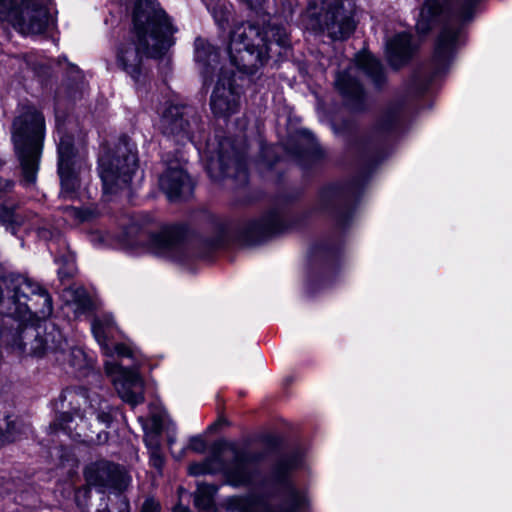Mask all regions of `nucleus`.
Returning <instances> with one entry per match:
<instances>
[{
	"mask_svg": "<svg viewBox=\"0 0 512 512\" xmlns=\"http://www.w3.org/2000/svg\"><path fill=\"white\" fill-rule=\"evenodd\" d=\"M177 28L156 0H139L133 11L132 28L114 43L116 67L139 82L144 59H160L174 45Z\"/></svg>",
	"mask_w": 512,
	"mask_h": 512,
	"instance_id": "obj_1",
	"label": "nucleus"
},
{
	"mask_svg": "<svg viewBox=\"0 0 512 512\" xmlns=\"http://www.w3.org/2000/svg\"><path fill=\"white\" fill-rule=\"evenodd\" d=\"M290 45L285 28L269 23L260 29L249 22L234 26L230 33L228 55L236 69L254 74L262 68L272 54L281 55Z\"/></svg>",
	"mask_w": 512,
	"mask_h": 512,
	"instance_id": "obj_2",
	"label": "nucleus"
},
{
	"mask_svg": "<svg viewBox=\"0 0 512 512\" xmlns=\"http://www.w3.org/2000/svg\"><path fill=\"white\" fill-rule=\"evenodd\" d=\"M300 464L301 455L294 453L281 459L275 466L271 478L281 496V503L277 508L267 507L262 500L251 495L227 498L226 508L232 512H304L309 505L307 493L304 489L297 488L288 478L289 473Z\"/></svg>",
	"mask_w": 512,
	"mask_h": 512,
	"instance_id": "obj_3",
	"label": "nucleus"
},
{
	"mask_svg": "<svg viewBox=\"0 0 512 512\" xmlns=\"http://www.w3.org/2000/svg\"><path fill=\"white\" fill-rule=\"evenodd\" d=\"M52 312V298L38 282L20 274H8L0 278L1 315L26 318L35 313L46 317Z\"/></svg>",
	"mask_w": 512,
	"mask_h": 512,
	"instance_id": "obj_4",
	"label": "nucleus"
},
{
	"mask_svg": "<svg viewBox=\"0 0 512 512\" xmlns=\"http://www.w3.org/2000/svg\"><path fill=\"white\" fill-rule=\"evenodd\" d=\"M45 121L42 113L33 106H22L13 121L12 140L21 167V183H36L39 169Z\"/></svg>",
	"mask_w": 512,
	"mask_h": 512,
	"instance_id": "obj_5",
	"label": "nucleus"
},
{
	"mask_svg": "<svg viewBox=\"0 0 512 512\" xmlns=\"http://www.w3.org/2000/svg\"><path fill=\"white\" fill-rule=\"evenodd\" d=\"M60 400L68 402L69 411L61 413L50 424L53 432L61 430L72 438L81 437L88 428L86 419L93 415L106 427L112 422V409L98 394L89 395L84 389H66L61 393Z\"/></svg>",
	"mask_w": 512,
	"mask_h": 512,
	"instance_id": "obj_6",
	"label": "nucleus"
},
{
	"mask_svg": "<svg viewBox=\"0 0 512 512\" xmlns=\"http://www.w3.org/2000/svg\"><path fill=\"white\" fill-rule=\"evenodd\" d=\"M50 315H48L49 317ZM33 317L38 319H46L40 317L35 313L26 318H13L17 323L12 329L4 327L1 330V338L3 342L9 345L19 355H29L35 357H42L48 351L51 352H64L67 346L66 340L63 338L62 333L54 326L51 330L45 333V337L41 336L40 327H35L26 322Z\"/></svg>",
	"mask_w": 512,
	"mask_h": 512,
	"instance_id": "obj_7",
	"label": "nucleus"
},
{
	"mask_svg": "<svg viewBox=\"0 0 512 512\" xmlns=\"http://www.w3.org/2000/svg\"><path fill=\"white\" fill-rule=\"evenodd\" d=\"M303 22L307 29L333 40L348 38L356 27L353 9L343 0H309Z\"/></svg>",
	"mask_w": 512,
	"mask_h": 512,
	"instance_id": "obj_8",
	"label": "nucleus"
},
{
	"mask_svg": "<svg viewBox=\"0 0 512 512\" xmlns=\"http://www.w3.org/2000/svg\"><path fill=\"white\" fill-rule=\"evenodd\" d=\"M232 453L233 459L229 463L219 455H213L203 462L191 464L189 473L193 476L222 473L228 485L233 487L251 485L259 474L255 467L259 457L235 448H232Z\"/></svg>",
	"mask_w": 512,
	"mask_h": 512,
	"instance_id": "obj_9",
	"label": "nucleus"
},
{
	"mask_svg": "<svg viewBox=\"0 0 512 512\" xmlns=\"http://www.w3.org/2000/svg\"><path fill=\"white\" fill-rule=\"evenodd\" d=\"M137 154L135 146L123 137L119 141L115 155L109 152L99 158V175L105 194H114L126 188L137 170Z\"/></svg>",
	"mask_w": 512,
	"mask_h": 512,
	"instance_id": "obj_10",
	"label": "nucleus"
},
{
	"mask_svg": "<svg viewBox=\"0 0 512 512\" xmlns=\"http://www.w3.org/2000/svg\"><path fill=\"white\" fill-rule=\"evenodd\" d=\"M357 69L362 70L377 87H380L385 81L384 70L380 62L366 51L358 53L355 65L338 73L335 79L336 88L352 110H361L365 105L363 88L353 76Z\"/></svg>",
	"mask_w": 512,
	"mask_h": 512,
	"instance_id": "obj_11",
	"label": "nucleus"
},
{
	"mask_svg": "<svg viewBox=\"0 0 512 512\" xmlns=\"http://www.w3.org/2000/svg\"><path fill=\"white\" fill-rule=\"evenodd\" d=\"M0 20L23 35L41 34L51 23L43 0H0Z\"/></svg>",
	"mask_w": 512,
	"mask_h": 512,
	"instance_id": "obj_12",
	"label": "nucleus"
},
{
	"mask_svg": "<svg viewBox=\"0 0 512 512\" xmlns=\"http://www.w3.org/2000/svg\"><path fill=\"white\" fill-rule=\"evenodd\" d=\"M87 484L100 493L121 494L131 482L130 476L119 465L97 461L85 468Z\"/></svg>",
	"mask_w": 512,
	"mask_h": 512,
	"instance_id": "obj_13",
	"label": "nucleus"
},
{
	"mask_svg": "<svg viewBox=\"0 0 512 512\" xmlns=\"http://www.w3.org/2000/svg\"><path fill=\"white\" fill-rule=\"evenodd\" d=\"M105 370L112 377L114 387L123 401L132 407L143 403L144 383L137 372L125 369L115 361H106Z\"/></svg>",
	"mask_w": 512,
	"mask_h": 512,
	"instance_id": "obj_14",
	"label": "nucleus"
},
{
	"mask_svg": "<svg viewBox=\"0 0 512 512\" xmlns=\"http://www.w3.org/2000/svg\"><path fill=\"white\" fill-rule=\"evenodd\" d=\"M58 142V174L61 180V195L72 199L80 187V180L73 170L74 146L72 136L57 127Z\"/></svg>",
	"mask_w": 512,
	"mask_h": 512,
	"instance_id": "obj_15",
	"label": "nucleus"
},
{
	"mask_svg": "<svg viewBox=\"0 0 512 512\" xmlns=\"http://www.w3.org/2000/svg\"><path fill=\"white\" fill-rule=\"evenodd\" d=\"M212 112L218 117L227 118L239 111L240 93L233 85V73L223 67L219 69L217 84L210 99Z\"/></svg>",
	"mask_w": 512,
	"mask_h": 512,
	"instance_id": "obj_16",
	"label": "nucleus"
},
{
	"mask_svg": "<svg viewBox=\"0 0 512 512\" xmlns=\"http://www.w3.org/2000/svg\"><path fill=\"white\" fill-rule=\"evenodd\" d=\"M198 118L188 115V108L182 105H170L163 112L159 129L164 135L176 137L178 142L190 141L194 137V127Z\"/></svg>",
	"mask_w": 512,
	"mask_h": 512,
	"instance_id": "obj_17",
	"label": "nucleus"
},
{
	"mask_svg": "<svg viewBox=\"0 0 512 512\" xmlns=\"http://www.w3.org/2000/svg\"><path fill=\"white\" fill-rule=\"evenodd\" d=\"M235 169L238 172L245 173L242 157L235 151L228 140L219 143L217 156H211L206 163V170L209 176L214 180H219L228 176H237L231 172Z\"/></svg>",
	"mask_w": 512,
	"mask_h": 512,
	"instance_id": "obj_18",
	"label": "nucleus"
},
{
	"mask_svg": "<svg viewBox=\"0 0 512 512\" xmlns=\"http://www.w3.org/2000/svg\"><path fill=\"white\" fill-rule=\"evenodd\" d=\"M140 245L155 255L172 257L181 249V233L175 227H168L156 234L141 231Z\"/></svg>",
	"mask_w": 512,
	"mask_h": 512,
	"instance_id": "obj_19",
	"label": "nucleus"
},
{
	"mask_svg": "<svg viewBox=\"0 0 512 512\" xmlns=\"http://www.w3.org/2000/svg\"><path fill=\"white\" fill-rule=\"evenodd\" d=\"M159 185L170 201H176L189 196L192 192V183L179 166L169 167L159 178Z\"/></svg>",
	"mask_w": 512,
	"mask_h": 512,
	"instance_id": "obj_20",
	"label": "nucleus"
},
{
	"mask_svg": "<svg viewBox=\"0 0 512 512\" xmlns=\"http://www.w3.org/2000/svg\"><path fill=\"white\" fill-rule=\"evenodd\" d=\"M219 51L209 41L198 37L194 42V60L204 78V83L212 80L219 66Z\"/></svg>",
	"mask_w": 512,
	"mask_h": 512,
	"instance_id": "obj_21",
	"label": "nucleus"
},
{
	"mask_svg": "<svg viewBox=\"0 0 512 512\" xmlns=\"http://www.w3.org/2000/svg\"><path fill=\"white\" fill-rule=\"evenodd\" d=\"M459 34V28H454L450 25H446L442 29L437 39L433 55V63L437 72L443 71L451 61L457 46Z\"/></svg>",
	"mask_w": 512,
	"mask_h": 512,
	"instance_id": "obj_22",
	"label": "nucleus"
},
{
	"mask_svg": "<svg viewBox=\"0 0 512 512\" xmlns=\"http://www.w3.org/2000/svg\"><path fill=\"white\" fill-rule=\"evenodd\" d=\"M412 51L411 35L406 32L396 34L386 43L388 60L395 68L406 63L411 57Z\"/></svg>",
	"mask_w": 512,
	"mask_h": 512,
	"instance_id": "obj_23",
	"label": "nucleus"
},
{
	"mask_svg": "<svg viewBox=\"0 0 512 512\" xmlns=\"http://www.w3.org/2000/svg\"><path fill=\"white\" fill-rule=\"evenodd\" d=\"M280 227V215L273 211L258 220L251 221L247 227V234L251 239L262 240L278 232Z\"/></svg>",
	"mask_w": 512,
	"mask_h": 512,
	"instance_id": "obj_24",
	"label": "nucleus"
},
{
	"mask_svg": "<svg viewBox=\"0 0 512 512\" xmlns=\"http://www.w3.org/2000/svg\"><path fill=\"white\" fill-rule=\"evenodd\" d=\"M91 329L103 352L106 355H111L112 350L108 345V341L111 338H114L116 332L118 331L113 317L111 315L105 314L101 317L95 318L91 324Z\"/></svg>",
	"mask_w": 512,
	"mask_h": 512,
	"instance_id": "obj_25",
	"label": "nucleus"
},
{
	"mask_svg": "<svg viewBox=\"0 0 512 512\" xmlns=\"http://www.w3.org/2000/svg\"><path fill=\"white\" fill-rule=\"evenodd\" d=\"M446 0H426L416 23V29L420 34L428 33L437 23L443 11Z\"/></svg>",
	"mask_w": 512,
	"mask_h": 512,
	"instance_id": "obj_26",
	"label": "nucleus"
},
{
	"mask_svg": "<svg viewBox=\"0 0 512 512\" xmlns=\"http://www.w3.org/2000/svg\"><path fill=\"white\" fill-rule=\"evenodd\" d=\"M218 486L213 484L198 483L194 495V503L199 512H217L215 494Z\"/></svg>",
	"mask_w": 512,
	"mask_h": 512,
	"instance_id": "obj_27",
	"label": "nucleus"
},
{
	"mask_svg": "<svg viewBox=\"0 0 512 512\" xmlns=\"http://www.w3.org/2000/svg\"><path fill=\"white\" fill-rule=\"evenodd\" d=\"M24 224V218L16 212V206L0 196V225L6 227L12 234Z\"/></svg>",
	"mask_w": 512,
	"mask_h": 512,
	"instance_id": "obj_28",
	"label": "nucleus"
},
{
	"mask_svg": "<svg viewBox=\"0 0 512 512\" xmlns=\"http://www.w3.org/2000/svg\"><path fill=\"white\" fill-rule=\"evenodd\" d=\"M67 306L74 312L75 317H80L90 311L92 301L86 291L82 288L69 290L67 292Z\"/></svg>",
	"mask_w": 512,
	"mask_h": 512,
	"instance_id": "obj_29",
	"label": "nucleus"
},
{
	"mask_svg": "<svg viewBox=\"0 0 512 512\" xmlns=\"http://www.w3.org/2000/svg\"><path fill=\"white\" fill-rule=\"evenodd\" d=\"M19 428L13 415L0 416V446L16 440Z\"/></svg>",
	"mask_w": 512,
	"mask_h": 512,
	"instance_id": "obj_30",
	"label": "nucleus"
},
{
	"mask_svg": "<svg viewBox=\"0 0 512 512\" xmlns=\"http://www.w3.org/2000/svg\"><path fill=\"white\" fill-rule=\"evenodd\" d=\"M63 214L66 221L73 220L76 222L87 221L94 217V212L92 210L81 209L73 206L64 207Z\"/></svg>",
	"mask_w": 512,
	"mask_h": 512,
	"instance_id": "obj_31",
	"label": "nucleus"
},
{
	"mask_svg": "<svg viewBox=\"0 0 512 512\" xmlns=\"http://www.w3.org/2000/svg\"><path fill=\"white\" fill-rule=\"evenodd\" d=\"M31 228L35 229L37 235L46 241H52L60 237V231L52 227L46 221H42L41 223L36 222L32 224Z\"/></svg>",
	"mask_w": 512,
	"mask_h": 512,
	"instance_id": "obj_32",
	"label": "nucleus"
},
{
	"mask_svg": "<svg viewBox=\"0 0 512 512\" xmlns=\"http://www.w3.org/2000/svg\"><path fill=\"white\" fill-rule=\"evenodd\" d=\"M399 120L400 114L398 110H389L382 116L378 124V130L391 131L397 126Z\"/></svg>",
	"mask_w": 512,
	"mask_h": 512,
	"instance_id": "obj_33",
	"label": "nucleus"
},
{
	"mask_svg": "<svg viewBox=\"0 0 512 512\" xmlns=\"http://www.w3.org/2000/svg\"><path fill=\"white\" fill-rule=\"evenodd\" d=\"M480 0H465L456 12L457 18L464 22L472 17L474 8Z\"/></svg>",
	"mask_w": 512,
	"mask_h": 512,
	"instance_id": "obj_34",
	"label": "nucleus"
},
{
	"mask_svg": "<svg viewBox=\"0 0 512 512\" xmlns=\"http://www.w3.org/2000/svg\"><path fill=\"white\" fill-rule=\"evenodd\" d=\"M150 456V464L156 468L157 470H161L164 465V457L161 453L160 446H152L151 451L149 452Z\"/></svg>",
	"mask_w": 512,
	"mask_h": 512,
	"instance_id": "obj_35",
	"label": "nucleus"
},
{
	"mask_svg": "<svg viewBox=\"0 0 512 512\" xmlns=\"http://www.w3.org/2000/svg\"><path fill=\"white\" fill-rule=\"evenodd\" d=\"M212 13L215 21L219 26L223 27V25L228 22L229 12L224 10L223 7H220L218 5L214 6L212 8Z\"/></svg>",
	"mask_w": 512,
	"mask_h": 512,
	"instance_id": "obj_36",
	"label": "nucleus"
},
{
	"mask_svg": "<svg viewBox=\"0 0 512 512\" xmlns=\"http://www.w3.org/2000/svg\"><path fill=\"white\" fill-rule=\"evenodd\" d=\"M140 512H161V505L153 497H148L144 500Z\"/></svg>",
	"mask_w": 512,
	"mask_h": 512,
	"instance_id": "obj_37",
	"label": "nucleus"
},
{
	"mask_svg": "<svg viewBox=\"0 0 512 512\" xmlns=\"http://www.w3.org/2000/svg\"><path fill=\"white\" fill-rule=\"evenodd\" d=\"M188 447L195 452L202 453L206 448V443L201 437H193L190 439Z\"/></svg>",
	"mask_w": 512,
	"mask_h": 512,
	"instance_id": "obj_38",
	"label": "nucleus"
},
{
	"mask_svg": "<svg viewBox=\"0 0 512 512\" xmlns=\"http://www.w3.org/2000/svg\"><path fill=\"white\" fill-rule=\"evenodd\" d=\"M71 359L69 360L70 365L73 367H77L80 365V360L83 358V351L79 348H70Z\"/></svg>",
	"mask_w": 512,
	"mask_h": 512,
	"instance_id": "obj_39",
	"label": "nucleus"
},
{
	"mask_svg": "<svg viewBox=\"0 0 512 512\" xmlns=\"http://www.w3.org/2000/svg\"><path fill=\"white\" fill-rule=\"evenodd\" d=\"M14 181L0 177V193H9L14 188Z\"/></svg>",
	"mask_w": 512,
	"mask_h": 512,
	"instance_id": "obj_40",
	"label": "nucleus"
},
{
	"mask_svg": "<svg viewBox=\"0 0 512 512\" xmlns=\"http://www.w3.org/2000/svg\"><path fill=\"white\" fill-rule=\"evenodd\" d=\"M114 351L117 353L118 356H121V357H131L132 356L131 349L128 346H126L125 344L115 345Z\"/></svg>",
	"mask_w": 512,
	"mask_h": 512,
	"instance_id": "obj_41",
	"label": "nucleus"
},
{
	"mask_svg": "<svg viewBox=\"0 0 512 512\" xmlns=\"http://www.w3.org/2000/svg\"><path fill=\"white\" fill-rule=\"evenodd\" d=\"M144 441H145V444H146L149 452L151 451L152 446H154V445L160 446V442H159V438H158L157 434L147 435L145 437Z\"/></svg>",
	"mask_w": 512,
	"mask_h": 512,
	"instance_id": "obj_42",
	"label": "nucleus"
},
{
	"mask_svg": "<svg viewBox=\"0 0 512 512\" xmlns=\"http://www.w3.org/2000/svg\"><path fill=\"white\" fill-rule=\"evenodd\" d=\"M368 149L373 150V155L371 156V158L373 161L376 160L378 158L380 145L378 143H369Z\"/></svg>",
	"mask_w": 512,
	"mask_h": 512,
	"instance_id": "obj_43",
	"label": "nucleus"
},
{
	"mask_svg": "<svg viewBox=\"0 0 512 512\" xmlns=\"http://www.w3.org/2000/svg\"><path fill=\"white\" fill-rule=\"evenodd\" d=\"M173 512H190V510L181 504H178L174 507Z\"/></svg>",
	"mask_w": 512,
	"mask_h": 512,
	"instance_id": "obj_44",
	"label": "nucleus"
},
{
	"mask_svg": "<svg viewBox=\"0 0 512 512\" xmlns=\"http://www.w3.org/2000/svg\"><path fill=\"white\" fill-rule=\"evenodd\" d=\"M121 504L123 506L121 512H128V502L122 499Z\"/></svg>",
	"mask_w": 512,
	"mask_h": 512,
	"instance_id": "obj_45",
	"label": "nucleus"
}]
</instances>
